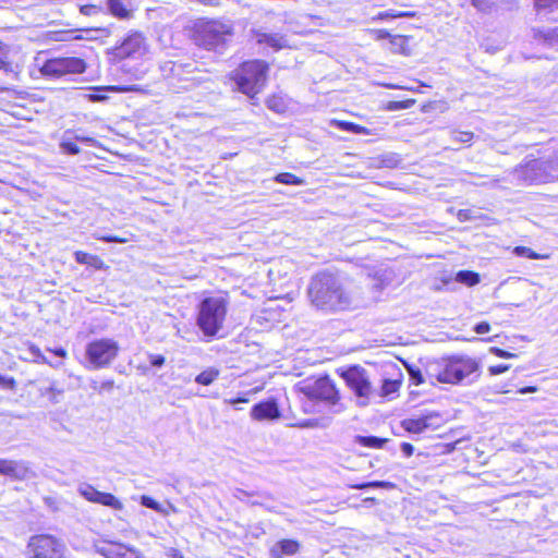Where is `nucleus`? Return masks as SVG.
Listing matches in <instances>:
<instances>
[{
    "label": "nucleus",
    "mask_w": 558,
    "mask_h": 558,
    "mask_svg": "<svg viewBox=\"0 0 558 558\" xmlns=\"http://www.w3.org/2000/svg\"><path fill=\"white\" fill-rule=\"evenodd\" d=\"M513 174L518 180L527 184L550 182L545 157L524 160L514 169Z\"/></svg>",
    "instance_id": "nucleus-11"
},
{
    "label": "nucleus",
    "mask_w": 558,
    "mask_h": 558,
    "mask_svg": "<svg viewBox=\"0 0 558 558\" xmlns=\"http://www.w3.org/2000/svg\"><path fill=\"white\" fill-rule=\"evenodd\" d=\"M369 33L374 35V38L376 40H381L386 38L391 39L392 37V35H390L386 29H371Z\"/></svg>",
    "instance_id": "nucleus-46"
},
{
    "label": "nucleus",
    "mask_w": 558,
    "mask_h": 558,
    "mask_svg": "<svg viewBox=\"0 0 558 558\" xmlns=\"http://www.w3.org/2000/svg\"><path fill=\"white\" fill-rule=\"evenodd\" d=\"M32 471L24 461L0 459V475L23 481L29 477Z\"/></svg>",
    "instance_id": "nucleus-15"
},
{
    "label": "nucleus",
    "mask_w": 558,
    "mask_h": 558,
    "mask_svg": "<svg viewBox=\"0 0 558 558\" xmlns=\"http://www.w3.org/2000/svg\"><path fill=\"white\" fill-rule=\"evenodd\" d=\"M227 313L228 301L220 295L205 298L198 304L196 326L207 340L215 338L222 329Z\"/></svg>",
    "instance_id": "nucleus-3"
},
{
    "label": "nucleus",
    "mask_w": 558,
    "mask_h": 558,
    "mask_svg": "<svg viewBox=\"0 0 558 558\" xmlns=\"http://www.w3.org/2000/svg\"><path fill=\"white\" fill-rule=\"evenodd\" d=\"M545 162L550 181L558 180V149L545 157Z\"/></svg>",
    "instance_id": "nucleus-27"
},
{
    "label": "nucleus",
    "mask_w": 558,
    "mask_h": 558,
    "mask_svg": "<svg viewBox=\"0 0 558 558\" xmlns=\"http://www.w3.org/2000/svg\"><path fill=\"white\" fill-rule=\"evenodd\" d=\"M492 352L497 355L498 357H502V359H509V357H513L514 354L513 353H510V352H507L502 349H499V348H492Z\"/></svg>",
    "instance_id": "nucleus-50"
},
{
    "label": "nucleus",
    "mask_w": 558,
    "mask_h": 558,
    "mask_svg": "<svg viewBox=\"0 0 558 558\" xmlns=\"http://www.w3.org/2000/svg\"><path fill=\"white\" fill-rule=\"evenodd\" d=\"M415 12H395L392 10L379 12L373 21H381L387 19H397V17H414Z\"/></svg>",
    "instance_id": "nucleus-31"
},
{
    "label": "nucleus",
    "mask_w": 558,
    "mask_h": 558,
    "mask_svg": "<svg viewBox=\"0 0 558 558\" xmlns=\"http://www.w3.org/2000/svg\"><path fill=\"white\" fill-rule=\"evenodd\" d=\"M0 558H2V556L0 555Z\"/></svg>",
    "instance_id": "nucleus-63"
},
{
    "label": "nucleus",
    "mask_w": 558,
    "mask_h": 558,
    "mask_svg": "<svg viewBox=\"0 0 558 558\" xmlns=\"http://www.w3.org/2000/svg\"><path fill=\"white\" fill-rule=\"evenodd\" d=\"M253 37L257 44H265L275 50H281L291 47L287 37L281 34L265 33L258 29L253 32Z\"/></svg>",
    "instance_id": "nucleus-17"
},
{
    "label": "nucleus",
    "mask_w": 558,
    "mask_h": 558,
    "mask_svg": "<svg viewBox=\"0 0 558 558\" xmlns=\"http://www.w3.org/2000/svg\"><path fill=\"white\" fill-rule=\"evenodd\" d=\"M144 51L145 41L140 33L130 34L123 43L116 48V53L120 58L141 56Z\"/></svg>",
    "instance_id": "nucleus-14"
},
{
    "label": "nucleus",
    "mask_w": 558,
    "mask_h": 558,
    "mask_svg": "<svg viewBox=\"0 0 558 558\" xmlns=\"http://www.w3.org/2000/svg\"><path fill=\"white\" fill-rule=\"evenodd\" d=\"M53 353L60 357L66 356V351L63 348H58V349L53 350Z\"/></svg>",
    "instance_id": "nucleus-60"
},
{
    "label": "nucleus",
    "mask_w": 558,
    "mask_h": 558,
    "mask_svg": "<svg viewBox=\"0 0 558 558\" xmlns=\"http://www.w3.org/2000/svg\"><path fill=\"white\" fill-rule=\"evenodd\" d=\"M275 181L287 185H303L305 181L293 173L282 172L275 177Z\"/></svg>",
    "instance_id": "nucleus-29"
},
{
    "label": "nucleus",
    "mask_w": 558,
    "mask_h": 558,
    "mask_svg": "<svg viewBox=\"0 0 558 558\" xmlns=\"http://www.w3.org/2000/svg\"><path fill=\"white\" fill-rule=\"evenodd\" d=\"M141 504L144 507L153 509V510H155L157 512H163V508L161 507V505L159 502H157L156 500H154L153 498L148 497V496L143 495L141 497Z\"/></svg>",
    "instance_id": "nucleus-38"
},
{
    "label": "nucleus",
    "mask_w": 558,
    "mask_h": 558,
    "mask_svg": "<svg viewBox=\"0 0 558 558\" xmlns=\"http://www.w3.org/2000/svg\"><path fill=\"white\" fill-rule=\"evenodd\" d=\"M408 371H409L410 380L412 381V384L421 385L422 383H424L423 375L418 368L409 367Z\"/></svg>",
    "instance_id": "nucleus-41"
},
{
    "label": "nucleus",
    "mask_w": 558,
    "mask_h": 558,
    "mask_svg": "<svg viewBox=\"0 0 558 558\" xmlns=\"http://www.w3.org/2000/svg\"><path fill=\"white\" fill-rule=\"evenodd\" d=\"M166 555L168 558H184L183 555L175 548H169Z\"/></svg>",
    "instance_id": "nucleus-54"
},
{
    "label": "nucleus",
    "mask_w": 558,
    "mask_h": 558,
    "mask_svg": "<svg viewBox=\"0 0 558 558\" xmlns=\"http://www.w3.org/2000/svg\"><path fill=\"white\" fill-rule=\"evenodd\" d=\"M80 12L84 15H97L102 12V9L95 4H84L80 7Z\"/></svg>",
    "instance_id": "nucleus-40"
},
{
    "label": "nucleus",
    "mask_w": 558,
    "mask_h": 558,
    "mask_svg": "<svg viewBox=\"0 0 558 558\" xmlns=\"http://www.w3.org/2000/svg\"><path fill=\"white\" fill-rule=\"evenodd\" d=\"M119 349L117 341L101 338L86 345L85 355L93 368H104L117 357Z\"/></svg>",
    "instance_id": "nucleus-7"
},
{
    "label": "nucleus",
    "mask_w": 558,
    "mask_h": 558,
    "mask_svg": "<svg viewBox=\"0 0 558 558\" xmlns=\"http://www.w3.org/2000/svg\"><path fill=\"white\" fill-rule=\"evenodd\" d=\"M232 35V27L220 21L201 22L195 25L194 41L207 50H219Z\"/></svg>",
    "instance_id": "nucleus-5"
},
{
    "label": "nucleus",
    "mask_w": 558,
    "mask_h": 558,
    "mask_svg": "<svg viewBox=\"0 0 558 558\" xmlns=\"http://www.w3.org/2000/svg\"><path fill=\"white\" fill-rule=\"evenodd\" d=\"M94 548L96 553L105 558H144L137 548L116 541H97Z\"/></svg>",
    "instance_id": "nucleus-12"
},
{
    "label": "nucleus",
    "mask_w": 558,
    "mask_h": 558,
    "mask_svg": "<svg viewBox=\"0 0 558 558\" xmlns=\"http://www.w3.org/2000/svg\"><path fill=\"white\" fill-rule=\"evenodd\" d=\"M301 389L308 399L320 400L336 407L335 413H340L344 410V407L339 403V391L328 377H320L312 383H306Z\"/></svg>",
    "instance_id": "nucleus-6"
},
{
    "label": "nucleus",
    "mask_w": 558,
    "mask_h": 558,
    "mask_svg": "<svg viewBox=\"0 0 558 558\" xmlns=\"http://www.w3.org/2000/svg\"><path fill=\"white\" fill-rule=\"evenodd\" d=\"M349 388L357 398L359 407H366L373 396V387L367 372L360 366H352L342 374Z\"/></svg>",
    "instance_id": "nucleus-8"
},
{
    "label": "nucleus",
    "mask_w": 558,
    "mask_h": 558,
    "mask_svg": "<svg viewBox=\"0 0 558 558\" xmlns=\"http://www.w3.org/2000/svg\"><path fill=\"white\" fill-rule=\"evenodd\" d=\"M434 415H426L418 418H407L401 422V426L409 433L420 434L432 427Z\"/></svg>",
    "instance_id": "nucleus-19"
},
{
    "label": "nucleus",
    "mask_w": 558,
    "mask_h": 558,
    "mask_svg": "<svg viewBox=\"0 0 558 558\" xmlns=\"http://www.w3.org/2000/svg\"><path fill=\"white\" fill-rule=\"evenodd\" d=\"M0 386L8 389H14L15 380L13 377H7L0 374Z\"/></svg>",
    "instance_id": "nucleus-47"
},
{
    "label": "nucleus",
    "mask_w": 558,
    "mask_h": 558,
    "mask_svg": "<svg viewBox=\"0 0 558 558\" xmlns=\"http://www.w3.org/2000/svg\"><path fill=\"white\" fill-rule=\"evenodd\" d=\"M536 10L558 7V0H534Z\"/></svg>",
    "instance_id": "nucleus-43"
},
{
    "label": "nucleus",
    "mask_w": 558,
    "mask_h": 558,
    "mask_svg": "<svg viewBox=\"0 0 558 558\" xmlns=\"http://www.w3.org/2000/svg\"><path fill=\"white\" fill-rule=\"evenodd\" d=\"M409 37L403 35H392L390 39L391 51L395 53L409 54L410 48L408 46Z\"/></svg>",
    "instance_id": "nucleus-23"
},
{
    "label": "nucleus",
    "mask_w": 558,
    "mask_h": 558,
    "mask_svg": "<svg viewBox=\"0 0 558 558\" xmlns=\"http://www.w3.org/2000/svg\"><path fill=\"white\" fill-rule=\"evenodd\" d=\"M266 105H267L268 109H270L275 112H278V113L284 111V108H286V105H284L282 98L278 97V96H271V97L267 98Z\"/></svg>",
    "instance_id": "nucleus-34"
},
{
    "label": "nucleus",
    "mask_w": 558,
    "mask_h": 558,
    "mask_svg": "<svg viewBox=\"0 0 558 558\" xmlns=\"http://www.w3.org/2000/svg\"><path fill=\"white\" fill-rule=\"evenodd\" d=\"M513 253L517 256L526 257L530 259H544L547 258V255H541L535 253L533 250L526 246H515Z\"/></svg>",
    "instance_id": "nucleus-33"
},
{
    "label": "nucleus",
    "mask_w": 558,
    "mask_h": 558,
    "mask_svg": "<svg viewBox=\"0 0 558 558\" xmlns=\"http://www.w3.org/2000/svg\"><path fill=\"white\" fill-rule=\"evenodd\" d=\"M109 12L119 19H129L132 15L131 0H107Z\"/></svg>",
    "instance_id": "nucleus-21"
},
{
    "label": "nucleus",
    "mask_w": 558,
    "mask_h": 558,
    "mask_svg": "<svg viewBox=\"0 0 558 558\" xmlns=\"http://www.w3.org/2000/svg\"><path fill=\"white\" fill-rule=\"evenodd\" d=\"M98 239L108 242V243H125L126 239L114 236V235H106V236H99Z\"/></svg>",
    "instance_id": "nucleus-49"
},
{
    "label": "nucleus",
    "mask_w": 558,
    "mask_h": 558,
    "mask_svg": "<svg viewBox=\"0 0 558 558\" xmlns=\"http://www.w3.org/2000/svg\"><path fill=\"white\" fill-rule=\"evenodd\" d=\"M427 375L442 384L470 385L480 376V363L468 355H451L429 363Z\"/></svg>",
    "instance_id": "nucleus-2"
},
{
    "label": "nucleus",
    "mask_w": 558,
    "mask_h": 558,
    "mask_svg": "<svg viewBox=\"0 0 558 558\" xmlns=\"http://www.w3.org/2000/svg\"><path fill=\"white\" fill-rule=\"evenodd\" d=\"M372 280H373L372 287L375 290L380 291L386 286H388L390 283V280H391L390 272H388L387 270L377 271V272H375Z\"/></svg>",
    "instance_id": "nucleus-28"
},
{
    "label": "nucleus",
    "mask_w": 558,
    "mask_h": 558,
    "mask_svg": "<svg viewBox=\"0 0 558 558\" xmlns=\"http://www.w3.org/2000/svg\"><path fill=\"white\" fill-rule=\"evenodd\" d=\"M219 369L209 367L195 377V381L203 386L213 384L219 377Z\"/></svg>",
    "instance_id": "nucleus-25"
},
{
    "label": "nucleus",
    "mask_w": 558,
    "mask_h": 558,
    "mask_svg": "<svg viewBox=\"0 0 558 558\" xmlns=\"http://www.w3.org/2000/svg\"><path fill=\"white\" fill-rule=\"evenodd\" d=\"M489 330H490V326H489V324H488V323H486V322L478 323V324H476V325H475V327H474V331H475L476 333H480V335H482V333H486V332H488Z\"/></svg>",
    "instance_id": "nucleus-48"
},
{
    "label": "nucleus",
    "mask_w": 558,
    "mask_h": 558,
    "mask_svg": "<svg viewBox=\"0 0 558 558\" xmlns=\"http://www.w3.org/2000/svg\"><path fill=\"white\" fill-rule=\"evenodd\" d=\"M390 87L395 88V89L402 88L401 86H397V85H391Z\"/></svg>",
    "instance_id": "nucleus-62"
},
{
    "label": "nucleus",
    "mask_w": 558,
    "mask_h": 558,
    "mask_svg": "<svg viewBox=\"0 0 558 558\" xmlns=\"http://www.w3.org/2000/svg\"><path fill=\"white\" fill-rule=\"evenodd\" d=\"M60 148L69 155H77L80 153V147L76 144L65 140L60 143Z\"/></svg>",
    "instance_id": "nucleus-39"
},
{
    "label": "nucleus",
    "mask_w": 558,
    "mask_h": 558,
    "mask_svg": "<svg viewBox=\"0 0 558 558\" xmlns=\"http://www.w3.org/2000/svg\"><path fill=\"white\" fill-rule=\"evenodd\" d=\"M333 123L343 131H349L356 134H371V131L364 126H361L359 124L352 123V122H345V121H333Z\"/></svg>",
    "instance_id": "nucleus-30"
},
{
    "label": "nucleus",
    "mask_w": 558,
    "mask_h": 558,
    "mask_svg": "<svg viewBox=\"0 0 558 558\" xmlns=\"http://www.w3.org/2000/svg\"><path fill=\"white\" fill-rule=\"evenodd\" d=\"M281 412L275 399L256 403L251 409V417L255 421H275L280 418Z\"/></svg>",
    "instance_id": "nucleus-16"
},
{
    "label": "nucleus",
    "mask_w": 558,
    "mask_h": 558,
    "mask_svg": "<svg viewBox=\"0 0 558 558\" xmlns=\"http://www.w3.org/2000/svg\"><path fill=\"white\" fill-rule=\"evenodd\" d=\"M535 391H536V387H533V386L524 387V388L519 390V392L522 393V395L530 393V392H535Z\"/></svg>",
    "instance_id": "nucleus-59"
},
{
    "label": "nucleus",
    "mask_w": 558,
    "mask_h": 558,
    "mask_svg": "<svg viewBox=\"0 0 558 558\" xmlns=\"http://www.w3.org/2000/svg\"><path fill=\"white\" fill-rule=\"evenodd\" d=\"M388 441L386 438H379L376 436H355V442L369 448H383L384 445Z\"/></svg>",
    "instance_id": "nucleus-24"
},
{
    "label": "nucleus",
    "mask_w": 558,
    "mask_h": 558,
    "mask_svg": "<svg viewBox=\"0 0 558 558\" xmlns=\"http://www.w3.org/2000/svg\"><path fill=\"white\" fill-rule=\"evenodd\" d=\"M81 495L88 501L108 506L114 510H122V502L112 494L102 493L94 488L92 485L84 484L80 487Z\"/></svg>",
    "instance_id": "nucleus-13"
},
{
    "label": "nucleus",
    "mask_w": 558,
    "mask_h": 558,
    "mask_svg": "<svg viewBox=\"0 0 558 558\" xmlns=\"http://www.w3.org/2000/svg\"><path fill=\"white\" fill-rule=\"evenodd\" d=\"M352 488L356 489H365V488H393L395 485L390 482L385 481H374V482H367V483H361V484H353L351 485Z\"/></svg>",
    "instance_id": "nucleus-32"
},
{
    "label": "nucleus",
    "mask_w": 558,
    "mask_h": 558,
    "mask_svg": "<svg viewBox=\"0 0 558 558\" xmlns=\"http://www.w3.org/2000/svg\"><path fill=\"white\" fill-rule=\"evenodd\" d=\"M114 386V381L111 379L105 380L99 386V391H110Z\"/></svg>",
    "instance_id": "nucleus-52"
},
{
    "label": "nucleus",
    "mask_w": 558,
    "mask_h": 558,
    "mask_svg": "<svg viewBox=\"0 0 558 558\" xmlns=\"http://www.w3.org/2000/svg\"><path fill=\"white\" fill-rule=\"evenodd\" d=\"M31 351L33 353L34 356L38 357V359H41L43 361H45V357L41 355L40 353V350L38 348H35V347H32L31 348Z\"/></svg>",
    "instance_id": "nucleus-58"
},
{
    "label": "nucleus",
    "mask_w": 558,
    "mask_h": 558,
    "mask_svg": "<svg viewBox=\"0 0 558 558\" xmlns=\"http://www.w3.org/2000/svg\"><path fill=\"white\" fill-rule=\"evenodd\" d=\"M86 62L76 57L53 58L47 60L40 68L41 75L60 78L68 74H81L86 70Z\"/></svg>",
    "instance_id": "nucleus-9"
},
{
    "label": "nucleus",
    "mask_w": 558,
    "mask_h": 558,
    "mask_svg": "<svg viewBox=\"0 0 558 558\" xmlns=\"http://www.w3.org/2000/svg\"><path fill=\"white\" fill-rule=\"evenodd\" d=\"M74 257L78 264L88 265L95 269H102L105 267L102 259L97 255H92L82 251H76L74 253Z\"/></svg>",
    "instance_id": "nucleus-22"
},
{
    "label": "nucleus",
    "mask_w": 558,
    "mask_h": 558,
    "mask_svg": "<svg viewBox=\"0 0 558 558\" xmlns=\"http://www.w3.org/2000/svg\"><path fill=\"white\" fill-rule=\"evenodd\" d=\"M510 368V365L509 364H499V365H494V366H489L488 367V373L493 376L495 375H499L501 373H505L507 372L508 369Z\"/></svg>",
    "instance_id": "nucleus-44"
},
{
    "label": "nucleus",
    "mask_w": 558,
    "mask_h": 558,
    "mask_svg": "<svg viewBox=\"0 0 558 558\" xmlns=\"http://www.w3.org/2000/svg\"><path fill=\"white\" fill-rule=\"evenodd\" d=\"M473 133L472 132H465V131H452L451 132V138L457 143H470L473 140Z\"/></svg>",
    "instance_id": "nucleus-36"
},
{
    "label": "nucleus",
    "mask_w": 558,
    "mask_h": 558,
    "mask_svg": "<svg viewBox=\"0 0 558 558\" xmlns=\"http://www.w3.org/2000/svg\"><path fill=\"white\" fill-rule=\"evenodd\" d=\"M302 428H314L318 426L317 420H306L299 424Z\"/></svg>",
    "instance_id": "nucleus-53"
},
{
    "label": "nucleus",
    "mask_w": 558,
    "mask_h": 558,
    "mask_svg": "<svg viewBox=\"0 0 558 558\" xmlns=\"http://www.w3.org/2000/svg\"><path fill=\"white\" fill-rule=\"evenodd\" d=\"M414 104V100H405V101H391L388 105L389 110H400L408 109Z\"/></svg>",
    "instance_id": "nucleus-42"
},
{
    "label": "nucleus",
    "mask_w": 558,
    "mask_h": 558,
    "mask_svg": "<svg viewBox=\"0 0 558 558\" xmlns=\"http://www.w3.org/2000/svg\"><path fill=\"white\" fill-rule=\"evenodd\" d=\"M268 64L262 60L244 62L234 71L232 78L238 89L253 98L260 93L267 81Z\"/></svg>",
    "instance_id": "nucleus-4"
},
{
    "label": "nucleus",
    "mask_w": 558,
    "mask_h": 558,
    "mask_svg": "<svg viewBox=\"0 0 558 558\" xmlns=\"http://www.w3.org/2000/svg\"><path fill=\"white\" fill-rule=\"evenodd\" d=\"M64 545L51 535L40 534L32 536L26 547L29 558H61Z\"/></svg>",
    "instance_id": "nucleus-10"
},
{
    "label": "nucleus",
    "mask_w": 558,
    "mask_h": 558,
    "mask_svg": "<svg viewBox=\"0 0 558 558\" xmlns=\"http://www.w3.org/2000/svg\"><path fill=\"white\" fill-rule=\"evenodd\" d=\"M456 281L468 287H473L480 282V276L470 270H461L456 275Z\"/></svg>",
    "instance_id": "nucleus-26"
},
{
    "label": "nucleus",
    "mask_w": 558,
    "mask_h": 558,
    "mask_svg": "<svg viewBox=\"0 0 558 558\" xmlns=\"http://www.w3.org/2000/svg\"><path fill=\"white\" fill-rule=\"evenodd\" d=\"M534 39L544 46L558 49V27L534 29Z\"/></svg>",
    "instance_id": "nucleus-20"
},
{
    "label": "nucleus",
    "mask_w": 558,
    "mask_h": 558,
    "mask_svg": "<svg viewBox=\"0 0 558 558\" xmlns=\"http://www.w3.org/2000/svg\"><path fill=\"white\" fill-rule=\"evenodd\" d=\"M248 400L245 399V398H238V399H225V402L226 403H229V404H232V405H235L236 403L239 402H247Z\"/></svg>",
    "instance_id": "nucleus-55"
},
{
    "label": "nucleus",
    "mask_w": 558,
    "mask_h": 558,
    "mask_svg": "<svg viewBox=\"0 0 558 558\" xmlns=\"http://www.w3.org/2000/svg\"><path fill=\"white\" fill-rule=\"evenodd\" d=\"M400 387V381L392 379H385L381 386V396H389L395 393Z\"/></svg>",
    "instance_id": "nucleus-35"
},
{
    "label": "nucleus",
    "mask_w": 558,
    "mask_h": 558,
    "mask_svg": "<svg viewBox=\"0 0 558 558\" xmlns=\"http://www.w3.org/2000/svg\"><path fill=\"white\" fill-rule=\"evenodd\" d=\"M149 363L151 366L161 367L165 364V356L160 354H149Z\"/></svg>",
    "instance_id": "nucleus-45"
},
{
    "label": "nucleus",
    "mask_w": 558,
    "mask_h": 558,
    "mask_svg": "<svg viewBox=\"0 0 558 558\" xmlns=\"http://www.w3.org/2000/svg\"><path fill=\"white\" fill-rule=\"evenodd\" d=\"M307 294L312 305L325 312L348 310L360 299V292L351 282L330 272L314 276Z\"/></svg>",
    "instance_id": "nucleus-1"
},
{
    "label": "nucleus",
    "mask_w": 558,
    "mask_h": 558,
    "mask_svg": "<svg viewBox=\"0 0 558 558\" xmlns=\"http://www.w3.org/2000/svg\"><path fill=\"white\" fill-rule=\"evenodd\" d=\"M75 140L82 143H90L93 144L95 141L92 137H86L82 135H75Z\"/></svg>",
    "instance_id": "nucleus-56"
},
{
    "label": "nucleus",
    "mask_w": 558,
    "mask_h": 558,
    "mask_svg": "<svg viewBox=\"0 0 558 558\" xmlns=\"http://www.w3.org/2000/svg\"><path fill=\"white\" fill-rule=\"evenodd\" d=\"M9 66V62L7 61L5 57L0 53V70H7Z\"/></svg>",
    "instance_id": "nucleus-57"
},
{
    "label": "nucleus",
    "mask_w": 558,
    "mask_h": 558,
    "mask_svg": "<svg viewBox=\"0 0 558 558\" xmlns=\"http://www.w3.org/2000/svg\"><path fill=\"white\" fill-rule=\"evenodd\" d=\"M300 543L294 539H281L272 545L269 553L272 558L293 556L300 550Z\"/></svg>",
    "instance_id": "nucleus-18"
},
{
    "label": "nucleus",
    "mask_w": 558,
    "mask_h": 558,
    "mask_svg": "<svg viewBox=\"0 0 558 558\" xmlns=\"http://www.w3.org/2000/svg\"><path fill=\"white\" fill-rule=\"evenodd\" d=\"M88 98L92 101H100L104 100L106 97L100 95H88Z\"/></svg>",
    "instance_id": "nucleus-61"
},
{
    "label": "nucleus",
    "mask_w": 558,
    "mask_h": 558,
    "mask_svg": "<svg viewBox=\"0 0 558 558\" xmlns=\"http://www.w3.org/2000/svg\"><path fill=\"white\" fill-rule=\"evenodd\" d=\"M401 450L404 453L405 457H411L413 454L414 448L409 442H402L401 444Z\"/></svg>",
    "instance_id": "nucleus-51"
},
{
    "label": "nucleus",
    "mask_w": 558,
    "mask_h": 558,
    "mask_svg": "<svg viewBox=\"0 0 558 558\" xmlns=\"http://www.w3.org/2000/svg\"><path fill=\"white\" fill-rule=\"evenodd\" d=\"M471 4L481 12H489L495 2L494 0H471Z\"/></svg>",
    "instance_id": "nucleus-37"
}]
</instances>
